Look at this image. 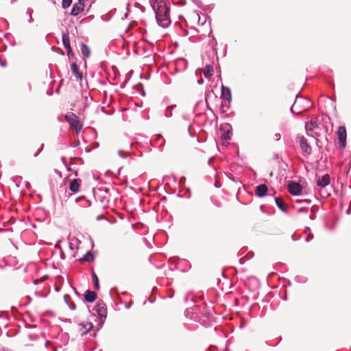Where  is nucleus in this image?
<instances>
[{"instance_id":"f257e3e1","label":"nucleus","mask_w":351,"mask_h":351,"mask_svg":"<svg viewBox=\"0 0 351 351\" xmlns=\"http://www.w3.org/2000/svg\"><path fill=\"white\" fill-rule=\"evenodd\" d=\"M168 0H149L150 5L155 13L158 25L163 28L167 27L170 23L169 8Z\"/></svg>"},{"instance_id":"f03ea898","label":"nucleus","mask_w":351,"mask_h":351,"mask_svg":"<svg viewBox=\"0 0 351 351\" xmlns=\"http://www.w3.org/2000/svg\"><path fill=\"white\" fill-rule=\"evenodd\" d=\"M202 307L198 305H195L192 308H188L185 311V315L186 317L192 320L197 322L199 320L200 314L202 313Z\"/></svg>"},{"instance_id":"7ed1b4c3","label":"nucleus","mask_w":351,"mask_h":351,"mask_svg":"<svg viewBox=\"0 0 351 351\" xmlns=\"http://www.w3.org/2000/svg\"><path fill=\"white\" fill-rule=\"evenodd\" d=\"M66 121L70 126L73 128L77 133L81 131L82 125L80 123L78 117L73 113L67 114L65 117Z\"/></svg>"},{"instance_id":"20e7f679","label":"nucleus","mask_w":351,"mask_h":351,"mask_svg":"<svg viewBox=\"0 0 351 351\" xmlns=\"http://www.w3.org/2000/svg\"><path fill=\"white\" fill-rule=\"evenodd\" d=\"M305 102L308 104L309 101H308L307 99H306L304 97L296 96L295 102L293 104L292 107L291 108V112L293 114H300L305 109H302L299 106Z\"/></svg>"},{"instance_id":"39448f33","label":"nucleus","mask_w":351,"mask_h":351,"mask_svg":"<svg viewBox=\"0 0 351 351\" xmlns=\"http://www.w3.org/2000/svg\"><path fill=\"white\" fill-rule=\"evenodd\" d=\"M288 191L292 195H299L302 193V185L295 181H291L288 184Z\"/></svg>"},{"instance_id":"423d86ee","label":"nucleus","mask_w":351,"mask_h":351,"mask_svg":"<svg viewBox=\"0 0 351 351\" xmlns=\"http://www.w3.org/2000/svg\"><path fill=\"white\" fill-rule=\"evenodd\" d=\"M337 136L339 139V147L345 148L346 146V130L344 126H340L337 130Z\"/></svg>"},{"instance_id":"0eeeda50","label":"nucleus","mask_w":351,"mask_h":351,"mask_svg":"<svg viewBox=\"0 0 351 351\" xmlns=\"http://www.w3.org/2000/svg\"><path fill=\"white\" fill-rule=\"evenodd\" d=\"M298 142L300 144V149L304 156H308L311 153V147L307 142L306 138L303 136L298 137Z\"/></svg>"},{"instance_id":"6e6552de","label":"nucleus","mask_w":351,"mask_h":351,"mask_svg":"<svg viewBox=\"0 0 351 351\" xmlns=\"http://www.w3.org/2000/svg\"><path fill=\"white\" fill-rule=\"evenodd\" d=\"M212 319V313L209 312L204 306L202 307V313L200 314L199 320H197V322H199L203 325H206L210 322Z\"/></svg>"},{"instance_id":"1a4fd4ad","label":"nucleus","mask_w":351,"mask_h":351,"mask_svg":"<svg viewBox=\"0 0 351 351\" xmlns=\"http://www.w3.org/2000/svg\"><path fill=\"white\" fill-rule=\"evenodd\" d=\"M95 310L101 318L106 317L107 309L106 304L102 301L97 302V305L95 306Z\"/></svg>"},{"instance_id":"9d476101","label":"nucleus","mask_w":351,"mask_h":351,"mask_svg":"<svg viewBox=\"0 0 351 351\" xmlns=\"http://www.w3.org/2000/svg\"><path fill=\"white\" fill-rule=\"evenodd\" d=\"M318 128V124L317 122V117H313L309 122L306 123L305 129L306 131V134L308 136H312L309 134L310 131H313L314 129Z\"/></svg>"},{"instance_id":"9b49d317","label":"nucleus","mask_w":351,"mask_h":351,"mask_svg":"<svg viewBox=\"0 0 351 351\" xmlns=\"http://www.w3.org/2000/svg\"><path fill=\"white\" fill-rule=\"evenodd\" d=\"M221 99L229 102L232 100V94L230 88L224 86L223 85L221 86Z\"/></svg>"},{"instance_id":"f8f14e48","label":"nucleus","mask_w":351,"mask_h":351,"mask_svg":"<svg viewBox=\"0 0 351 351\" xmlns=\"http://www.w3.org/2000/svg\"><path fill=\"white\" fill-rule=\"evenodd\" d=\"M267 191L268 188L266 184H260L256 187L255 194L259 197H263L266 195Z\"/></svg>"},{"instance_id":"ddd939ff","label":"nucleus","mask_w":351,"mask_h":351,"mask_svg":"<svg viewBox=\"0 0 351 351\" xmlns=\"http://www.w3.org/2000/svg\"><path fill=\"white\" fill-rule=\"evenodd\" d=\"M330 182V178L328 174L324 175L321 178H318L317 180V185L321 187H325L329 185Z\"/></svg>"},{"instance_id":"4468645a","label":"nucleus","mask_w":351,"mask_h":351,"mask_svg":"<svg viewBox=\"0 0 351 351\" xmlns=\"http://www.w3.org/2000/svg\"><path fill=\"white\" fill-rule=\"evenodd\" d=\"M84 3H75L72 8L71 14L73 16H77L84 10Z\"/></svg>"},{"instance_id":"2eb2a0df","label":"nucleus","mask_w":351,"mask_h":351,"mask_svg":"<svg viewBox=\"0 0 351 351\" xmlns=\"http://www.w3.org/2000/svg\"><path fill=\"white\" fill-rule=\"evenodd\" d=\"M84 299L87 302H93L97 298V294L95 291L86 290L84 293Z\"/></svg>"},{"instance_id":"dca6fc26","label":"nucleus","mask_w":351,"mask_h":351,"mask_svg":"<svg viewBox=\"0 0 351 351\" xmlns=\"http://www.w3.org/2000/svg\"><path fill=\"white\" fill-rule=\"evenodd\" d=\"M80 330L82 335L86 334L93 328V324L91 322L81 323L79 324Z\"/></svg>"},{"instance_id":"f3484780","label":"nucleus","mask_w":351,"mask_h":351,"mask_svg":"<svg viewBox=\"0 0 351 351\" xmlns=\"http://www.w3.org/2000/svg\"><path fill=\"white\" fill-rule=\"evenodd\" d=\"M80 183H81L80 179H79V178L73 179L70 182L69 189L73 193H77L79 191Z\"/></svg>"},{"instance_id":"a211bd4d","label":"nucleus","mask_w":351,"mask_h":351,"mask_svg":"<svg viewBox=\"0 0 351 351\" xmlns=\"http://www.w3.org/2000/svg\"><path fill=\"white\" fill-rule=\"evenodd\" d=\"M274 199L278 208L283 212H287V206L283 199L280 197H275Z\"/></svg>"},{"instance_id":"6ab92c4d","label":"nucleus","mask_w":351,"mask_h":351,"mask_svg":"<svg viewBox=\"0 0 351 351\" xmlns=\"http://www.w3.org/2000/svg\"><path fill=\"white\" fill-rule=\"evenodd\" d=\"M71 69L73 75L76 77L77 79L82 80V74L79 71L78 66L76 63L73 62L71 65Z\"/></svg>"},{"instance_id":"aec40b11","label":"nucleus","mask_w":351,"mask_h":351,"mask_svg":"<svg viewBox=\"0 0 351 351\" xmlns=\"http://www.w3.org/2000/svg\"><path fill=\"white\" fill-rule=\"evenodd\" d=\"M80 50H81V52H82V55L85 58H88L90 56V49L88 47V45H86L85 43H81V45H80Z\"/></svg>"},{"instance_id":"412c9836","label":"nucleus","mask_w":351,"mask_h":351,"mask_svg":"<svg viewBox=\"0 0 351 351\" xmlns=\"http://www.w3.org/2000/svg\"><path fill=\"white\" fill-rule=\"evenodd\" d=\"M214 73L213 68L212 66L207 64L205 66L204 71V75L206 78L210 77Z\"/></svg>"},{"instance_id":"4be33fe9","label":"nucleus","mask_w":351,"mask_h":351,"mask_svg":"<svg viewBox=\"0 0 351 351\" xmlns=\"http://www.w3.org/2000/svg\"><path fill=\"white\" fill-rule=\"evenodd\" d=\"M62 43L65 49L71 47L69 36L67 33L62 34Z\"/></svg>"},{"instance_id":"5701e85b","label":"nucleus","mask_w":351,"mask_h":351,"mask_svg":"<svg viewBox=\"0 0 351 351\" xmlns=\"http://www.w3.org/2000/svg\"><path fill=\"white\" fill-rule=\"evenodd\" d=\"M94 259V256L90 252H88L82 258L81 261L92 262Z\"/></svg>"},{"instance_id":"b1692460","label":"nucleus","mask_w":351,"mask_h":351,"mask_svg":"<svg viewBox=\"0 0 351 351\" xmlns=\"http://www.w3.org/2000/svg\"><path fill=\"white\" fill-rule=\"evenodd\" d=\"M176 105H172L167 108L165 116L167 118H169L172 116V111L176 108Z\"/></svg>"},{"instance_id":"393cba45","label":"nucleus","mask_w":351,"mask_h":351,"mask_svg":"<svg viewBox=\"0 0 351 351\" xmlns=\"http://www.w3.org/2000/svg\"><path fill=\"white\" fill-rule=\"evenodd\" d=\"M92 278H93V281L95 289L99 290V279L95 272H93V274H92Z\"/></svg>"},{"instance_id":"a878e982","label":"nucleus","mask_w":351,"mask_h":351,"mask_svg":"<svg viewBox=\"0 0 351 351\" xmlns=\"http://www.w3.org/2000/svg\"><path fill=\"white\" fill-rule=\"evenodd\" d=\"M318 206L315 205L311 207V214L309 215V217L311 220H314L315 219L316 212L318 210Z\"/></svg>"},{"instance_id":"bb28decb","label":"nucleus","mask_w":351,"mask_h":351,"mask_svg":"<svg viewBox=\"0 0 351 351\" xmlns=\"http://www.w3.org/2000/svg\"><path fill=\"white\" fill-rule=\"evenodd\" d=\"M221 138L224 141H229L231 138V134L229 130L223 133Z\"/></svg>"},{"instance_id":"cd10ccee","label":"nucleus","mask_w":351,"mask_h":351,"mask_svg":"<svg viewBox=\"0 0 351 351\" xmlns=\"http://www.w3.org/2000/svg\"><path fill=\"white\" fill-rule=\"evenodd\" d=\"M71 3H72V0H62V7L64 9H66L71 5Z\"/></svg>"},{"instance_id":"c85d7f7f","label":"nucleus","mask_w":351,"mask_h":351,"mask_svg":"<svg viewBox=\"0 0 351 351\" xmlns=\"http://www.w3.org/2000/svg\"><path fill=\"white\" fill-rule=\"evenodd\" d=\"M157 141L158 143V146L162 147L165 144V139L162 138L161 135H158L157 137Z\"/></svg>"},{"instance_id":"c756f323","label":"nucleus","mask_w":351,"mask_h":351,"mask_svg":"<svg viewBox=\"0 0 351 351\" xmlns=\"http://www.w3.org/2000/svg\"><path fill=\"white\" fill-rule=\"evenodd\" d=\"M118 155L122 158H125L129 156V154L125 152L123 150H119Z\"/></svg>"},{"instance_id":"7c9ffc66","label":"nucleus","mask_w":351,"mask_h":351,"mask_svg":"<svg viewBox=\"0 0 351 351\" xmlns=\"http://www.w3.org/2000/svg\"><path fill=\"white\" fill-rule=\"evenodd\" d=\"M135 7L139 8L143 13L145 11V8L139 3H135Z\"/></svg>"},{"instance_id":"2f4dec72","label":"nucleus","mask_w":351,"mask_h":351,"mask_svg":"<svg viewBox=\"0 0 351 351\" xmlns=\"http://www.w3.org/2000/svg\"><path fill=\"white\" fill-rule=\"evenodd\" d=\"M0 318L8 319V312L0 311Z\"/></svg>"},{"instance_id":"473e14b6","label":"nucleus","mask_w":351,"mask_h":351,"mask_svg":"<svg viewBox=\"0 0 351 351\" xmlns=\"http://www.w3.org/2000/svg\"><path fill=\"white\" fill-rule=\"evenodd\" d=\"M313 239V234L309 233V234H308V237H306V242H308V241H311Z\"/></svg>"},{"instance_id":"72a5a7b5","label":"nucleus","mask_w":351,"mask_h":351,"mask_svg":"<svg viewBox=\"0 0 351 351\" xmlns=\"http://www.w3.org/2000/svg\"><path fill=\"white\" fill-rule=\"evenodd\" d=\"M295 280L298 282H306V280H303V278L300 276H297L295 278Z\"/></svg>"},{"instance_id":"f704fd0d","label":"nucleus","mask_w":351,"mask_h":351,"mask_svg":"<svg viewBox=\"0 0 351 351\" xmlns=\"http://www.w3.org/2000/svg\"><path fill=\"white\" fill-rule=\"evenodd\" d=\"M66 49V51H67V56H68V57H69V58H70V56H71V55H73V52H72L71 47H70V49H69V48H67V49Z\"/></svg>"},{"instance_id":"c9c22d12","label":"nucleus","mask_w":351,"mask_h":351,"mask_svg":"<svg viewBox=\"0 0 351 351\" xmlns=\"http://www.w3.org/2000/svg\"><path fill=\"white\" fill-rule=\"evenodd\" d=\"M281 138V135L280 133H276L275 135H274V139L276 141H279Z\"/></svg>"},{"instance_id":"e433bc0d","label":"nucleus","mask_w":351,"mask_h":351,"mask_svg":"<svg viewBox=\"0 0 351 351\" xmlns=\"http://www.w3.org/2000/svg\"><path fill=\"white\" fill-rule=\"evenodd\" d=\"M32 13H33V10L31 8H28L27 10V14L29 16V17H31V16H32Z\"/></svg>"},{"instance_id":"4c0bfd02","label":"nucleus","mask_w":351,"mask_h":351,"mask_svg":"<svg viewBox=\"0 0 351 351\" xmlns=\"http://www.w3.org/2000/svg\"><path fill=\"white\" fill-rule=\"evenodd\" d=\"M298 212L299 213H307L308 212V209L306 208H301L298 210Z\"/></svg>"},{"instance_id":"58836bf2","label":"nucleus","mask_w":351,"mask_h":351,"mask_svg":"<svg viewBox=\"0 0 351 351\" xmlns=\"http://www.w3.org/2000/svg\"><path fill=\"white\" fill-rule=\"evenodd\" d=\"M68 306H69V307L71 309H72V310L75 309V305L74 304H69Z\"/></svg>"},{"instance_id":"ea45409f","label":"nucleus","mask_w":351,"mask_h":351,"mask_svg":"<svg viewBox=\"0 0 351 351\" xmlns=\"http://www.w3.org/2000/svg\"><path fill=\"white\" fill-rule=\"evenodd\" d=\"M27 88L29 92L32 90V85L30 83H27Z\"/></svg>"},{"instance_id":"a19ab883","label":"nucleus","mask_w":351,"mask_h":351,"mask_svg":"<svg viewBox=\"0 0 351 351\" xmlns=\"http://www.w3.org/2000/svg\"><path fill=\"white\" fill-rule=\"evenodd\" d=\"M64 299L65 302L67 304V305H69V302L67 300V295H64Z\"/></svg>"},{"instance_id":"79ce46f5","label":"nucleus","mask_w":351,"mask_h":351,"mask_svg":"<svg viewBox=\"0 0 351 351\" xmlns=\"http://www.w3.org/2000/svg\"><path fill=\"white\" fill-rule=\"evenodd\" d=\"M33 18H32V16H31V17H29V23H32L33 22Z\"/></svg>"},{"instance_id":"37998d69","label":"nucleus","mask_w":351,"mask_h":351,"mask_svg":"<svg viewBox=\"0 0 351 351\" xmlns=\"http://www.w3.org/2000/svg\"><path fill=\"white\" fill-rule=\"evenodd\" d=\"M49 344H50V342L49 341H47L45 342V346H47Z\"/></svg>"},{"instance_id":"c03bdc74","label":"nucleus","mask_w":351,"mask_h":351,"mask_svg":"<svg viewBox=\"0 0 351 351\" xmlns=\"http://www.w3.org/2000/svg\"><path fill=\"white\" fill-rule=\"evenodd\" d=\"M189 299V295L185 297V301L186 302Z\"/></svg>"},{"instance_id":"a18cd8bd","label":"nucleus","mask_w":351,"mask_h":351,"mask_svg":"<svg viewBox=\"0 0 351 351\" xmlns=\"http://www.w3.org/2000/svg\"><path fill=\"white\" fill-rule=\"evenodd\" d=\"M278 158H279V157H278V154H276V155L274 156V158H275V159H278Z\"/></svg>"},{"instance_id":"49530a36","label":"nucleus","mask_w":351,"mask_h":351,"mask_svg":"<svg viewBox=\"0 0 351 351\" xmlns=\"http://www.w3.org/2000/svg\"><path fill=\"white\" fill-rule=\"evenodd\" d=\"M69 247H70L71 250H73V246H72V243H69Z\"/></svg>"},{"instance_id":"de8ad7c7","label":"nucleus","mask_w":351,"mask_h":351,"mask_svg":"<svg viewBox=\"0 0 351 351\" xmlns=\"http://www.w3.org/2000/svg\"><path fill=\"white\" fill-rule=\"evenodd\" d=\"M78 3H84V0H78Z\"/></svg>"},{"instance_id":"09e8293b","label":"nucleus","mask_w":351,"mask_h":351,"mask_svg":"<svg viewBox=\"0 0 351 351\" xmlns=\"http://www.w3.org/2000/svg\"><path fill=\"white\" fill-rule=\"evenodd\" d=\"M198 83H199V84H202V83H203V80H199V81H198Z\"/></svg>"},{"instance_id":"8fccbe9b","label":"nucleus","mask_w":351,"mask_h":351,"mask_svg":"<svg viewBox=\"0 0 351 351\" xmlns=\"http://www.w3.org/2000/svg\"><path fill=\"white\" fill-rule=\"evenodd\" d=\"M185 180V178H181V180H180V182H183Z\"/></svg>"},{"instance_id":"3c124183","label":"nucleus","mask_w":351,"mask_h":351,"mask_svg":"<svg viewBox=\"0 0 351 351\" xmlns=\"http://www.w3.org/2000/svg\"><path fill=\"white\" fill-rule=\"evenodd\" d=\"M351 213V209L350 208L348 211H347V213L348 214H350Z\"/></svg>"},{"instance_id":"603ef678","label":"nucleus","mask_w":351,"mask_h":351,"mask_svg":"<svg viewBox=\"0 0 351 351\" xmlns=\"http://www.w3.org/2000/svg\"><path fill=\"white\" fill-rule=\"evenodd\" d=\"M50 1L52 2V3L56 4L55 0H50Z\"/></svg>"},{"instance_id":"864d4df0","label":"nucleus","mask_w":351,"mask_h":351,"mask_svg":"<svg viewBox=\"0 0 351 351\" xmlns=\"http://www.w3.org/2000/svg\"><path fill=\"white\" fill-rule=\"evenodd\" d=\"M39 152L36 153L34 156H37L38 155Z\"/></svg>"},{"instance_id":"5fc2aeb1","label":"nucleus","mask_w":351,"mask_h":351,"mask_svg":"<svg viewBox=\"0 0 351 351\" xmlns=\"http://www.w3.org/2000/svg\"><path fill=\"white\" fill-rule=\"evenodd\" d=\"M1 64L2 66H5V64L2 63V62H1Z\"/></svg>"},{"instance_id":"6e6d98bb","label":"nucleus","mask_w":351,"mask_h":351,"mask_svg":"<svg viewBox=\"0 0 351 351\" xmlns=\"http://www.w3.org/2000/svg\"><path fill=\"white\" fill-rule=\"evenodd\" d=\"M42 147H44V145H42ZM43 149V147H41V149ZM40 151H41V150H40V151H39V152H40Z\"/></svg>"},{"instance_id":"4d7b16f0","label":"nucleus","mask_w":351,"mask_h":351,"mask_svg":"<svg viewBox=\"0 0 351 351\" xmlns=\"http://www.w3.org/2000/svg\"><path fill=\"white\" fill-rule=\"evenodd\" d=\"M307 230H309V228H306V232Z\"/></svg>"},{"instance_id":"13d9d810","label":"nucleus","mask_w":351,"mask_h":351,"mask_svg":"<svg viewBox=\"0 0 351 351\" xmlns=\"http://www.w3.org/2000/svg\"><path fill=\"white\" fill-rule=\"evenodd\" d=\"M53 351H56V348H54V350H53Z\"/></svg>"}]
</instances>
